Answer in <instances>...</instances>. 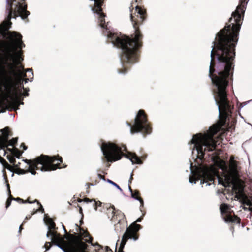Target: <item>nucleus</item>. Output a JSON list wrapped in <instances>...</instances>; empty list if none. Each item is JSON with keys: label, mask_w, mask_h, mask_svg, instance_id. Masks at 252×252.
I'll return each mask as SVG.
<instances>
[{"label": "nucleus", "mask_w": 252, "mask_h": 252, "mask_svg": "<svg viewBox=\"0 0 252 252\" xmlns=\"http://www.w3.org/2000/svg\"><path fill=\"white\" fill-rule=\"evenodd\" d=\"M26 0H7L6 11L8 12L7 19L10 21L12 17L16 18L20 16L22 19H26L30 13L27 10V5ZM11 24L10 22H9Z\"/></svg>", "instance_id": "6e6552de"}, {"label": "nucleus", "mask_w": 252, "mask_h": 252, "mask_svg": "<svg viewBox=\"0 0 252 252\" xmlns=\"http://www.w3.org/2000/svg\"><path fill=\"white\" fill-rule=\"evenodd\" d=\"M89 185H93L94 184L93 183H90Z\"/></svg>", "instance_id": "3c124183"}, {"label": "nucleus", "mask_w": 252, "mask_h": 252, "mask_svg": "<svg viewBox=\"0 0 252 252\" xmlns=\"http://www.w3.org/2000/svg\"><path fill=\"white\" fill-rule=\"evenodd\" d=\"M249 0H240L236 10L232 13L228 23L216 34L212 46H236Z\"/></svg>", "instance_id": "7ed1b4c3"}, {"label": "nucleus", "mask_w": 252, "mask_h": 252, "mask_svg": "<svg viewBox=\"0 0 252 252\" xmlns=\"http://www.w3.org/2000/svg\"><path fill=\"white\" fill-rule=\"evenodd\" d=\"M8 23L5 22L2 25L3 30H7L9 29V27L7 26Z\"/></svg>", "instance_id": "7c9ffc66"}, {"label": "nucleus", "mask_w": 252, "mask_h": 252, "mask_svg": "<svg viewBox=\"0 0 252 252\" xmlns=\"http://www.w3.org/2000/svg\"><path fill=\"white\" fill-rule=\"evenodd\" d=\"M79 213L83 216L82 208L81 207H79Z\"/></svg>", "instance_id": "c03bdc74"}, {"label": "nucleus", "mask_w": 252, "mask_h": 252, "mask_svg": "<svg viewBox=\"0 0 252 252\" xmlns=\"http://www.w3.org/2000/svg\"><path fill=\"white\" fill-rule=\"evenodd\" d=\"M24 223L23 222V223L19 227V232L20 233L22 230L23 229V225Z\"/></svg>", "instance_id": "37998d69"}, {"label": "nucleus", "mask_w": 252, "mask_h": 252, "mask_svg": "<svg viewBox=\"0 0 252 252\" xmlns=\"http://www.w3.org/2000/svg\"><path fill=\"white\" fill-rule=\"evenodd\" d=\"M77 231L80 233H74L71 234L64 235V237L68 240L69 251L70 252H89L88 245L84 242L83 237V228L75 224Z\"/></svg>", "instance_id": "1a4fd4ad"}, {"label": "nucleus", "mask_w": 252, "mask_h": 252, "mask_svg": "<svg viewBox=\"0 0 252 252\" xmlns=\"http://www.w3.org/2000/svg\"><path fill=\"white\" fill-rule=\"evenodd\" d=\"M94 199H89L88 198L86 197L84 199H83V201L85 202H87V203L92 202H94Z\"/></svg>", "instance_id": "473e14b6"}, {"label": "nucleus", "mask_w": 252, "mask_h": 252, "mask_svg": "<svg viewBox=\"0 0 252 252\" xmlns=\"http://www.w3.org/2000/svg\"><path fill=\"white\" fill-rule=\"evenodd\" d=\"M77 201H78V202H81L83 201V199H80V198H78V199H77Z\"/></svg>", "instance_id": "de8ad7c7"}, {"label": "nucleus", "mask_w": 252, "mask_h": 252, "mask_svg": "<svg viewBox=\"0 0 252 252\" xmlns=\"http://www.w3.org/2000/svg\"><path fill=\"white\" fill-rule=\"evenodd\" d=\"M104 251H106V252H113L112 250L108 246H106Z\"/></svg>", "instance_id": "e433bc0d"}, {"label": "nucleus", "mask_w": 252, "mask_h": 252, "mask_svg": "<svg viewBox=\"0 0 252 252\" xmlns=\"http://www.w3.org/2000/svg\"><path fill=\"white\" fill-rule=\"evenodd\" d=\"M97 183H98V181H95V184H96Z\"/></svg>", "instance_id": "8fccbe9b"}, {"label": "nucleus", "mask_w": 252, "mask_h": 252, "mask_svg": "<svg viewBox=\"0 0 252 252\" xmlns=\"http://www.w3.org/2000/svg\"><path fill=\"white\" fill-rule=\"evenodd\" d=\"M80 224H81L83 223V220H80Z\"/></svg>", "instance_id": "09e8293b"}, {"label": "nucleus", "mask_w": 252, "mask_h": 252, "mask_svg": "<svg viewBox=\"0 0 252 252\" xmlns=\"http://www.w3.org/2000/svg\"><path fill=\"white\" fill-rule=\"evenodd\" d=\"M63 230H64V231L65 235H67V234H71V232H74L73 230H70L69 231V233H68L67 232V230H66V228H65V226H64L63 225Z\"/></svg>", "instance_id": "2f4dec72"}, {"label": "nucleus", "mask_w": 252, "mask_h": 252, "mask_svg": "<svg viewBox=\"0 0 252 252\" xmlns=\"http://www.w3.org/2000/svg\"><path fill=\"white\" fill-rule=\"evenodd\" d=\"M20 164V163H18L17 164H15V165H14V166L16 168V169H17V168H19V164Z\"/></svg>", "instance_id": "49530a36"}, {"label": "nucleus", "mask_w": 252, "mask_h": 252, "mask_svg": "<svg viewBox=\"0 0 252 252\" xmlns=\"http://www.w3.org/2000/svg\"><path fill=\"white\" fill-rule=\"evenodd\" d=\"M131 196L134 199L139 200L140 202V210L141 211H142L141 209V207H143L144 205V201L143 199L140 197V192L137 190H135L133 192H132Z\"/></svg>", "instance_id": "a211bd4d"}, {"label": "nucleus", "mask_w": 252, "mask_h": 252, "mask_svg": "<svg viewBox=\"0 0 252 252\" xmlns=\"http://www.w3.org/2000/svg\"><path fill=\"white\" fill-rule=\"evenodd\" d=\"M26 72H30L31 73V74L29 75V76L31 79H32L33 78V73L32 72V69H27L26 70Z\"/></svg>", "instance_id": "c85d7f7f"}, {"label": "nucleus", "mask_w": 252, "mask_h": 252, "mask_svg": "<svg viewBox=\"0 0 252 252\" xmlns=\"http://www.w3.org/2000/svg\"><path fill=\"white\" fill-rule=\"evenodd\" d=\"M7 35L8 41L0 40V51L4 53V59L3 63L7 65L8 69V64L11 63L8 61L15 62L16 58H20L16 52L17 49H21L25 47V45L22 41V36L20 33L15 31H9ZM19 52L22 53L21 50Z\"/></svg>", "instance_id": "423d86ee"}, {"label": "nucleus", "mask_w": 252, "mask_h": 252, "mask_svg": "<svg viewBox=\"0 0 252 252\" xmlns=\"http://www.w3.org/2000/svg\"><path fill=\"white\" fill-rule=\"evenodd\" d=\"M110 166V164H109V165L107 166V167H109Z\"/></svg>", "instance_id": "603ef678"}, {"label": "nucleus", "mask_w": 252, "mask_h": 252, "mask_svg": "<svg viewBox=\"0 0 252 252\" xmlns=\"http://www.w3.org/2000/svg\"><path fill=\"white\" fill-rule=\"evenodd\" d=\"M101 204L102 203L100 201H96L95 200H94L93 206L95 210H97V207L101 206Z\"/></svg>", "instance_id": "393cba45"}, {"label": "nucleus", "mask_w": 252, "mask_h": 252, "mask_svg": "<svg viewBox=\"0 0 252 252\" xmlns=\"http://www.w3.org/2000/svg\"><path fill=\"white\" fill-rule=\"evenodd\" d=\"M101 149L104 155L103 159L107 162L118 161L124 156L129 159L132 164H141L143 163L142 160L146 157V155H144L140 158L135 153L130 152L125 154L124 152H127V148L126 145L123 144L103 142L101 145Z\"/></svg>", "instance_id": "39448f33"}, {"label": "nucleus", "mask_w": 252, "mask_h": 252, "mask_svg": "<svg viewBox=\"0 0 252 252\" xmlns=\"http://www.w3.org/2000/svg\"><path fill=\"white\" fill-rule=\"evenodd\" d=\"M0 162L2 164L4 168H6L9 170H12V167L0 155Z\"/></svg>", "instance_id": "aec40b11"}, {"label": "nucleus", "mask_w": 252, "mask_h": 252, "mask_svg": "<svg viewBox=\"0 0 252 252\" xmlns=\"http://www.w3.org/2000/svg\"><path fill=\"white\" fill-rule=\"evenodd\" d=\"M130 19L135 30L134 33L131 37L126 35L112 33L108 32V37L112 42L118 48L122 49L120 55L121 62L123 67L118 69L119 73L125 74L127 72V68L125 63L133 64L138 61L140 54V49L143 46V35L139 29V26L147 18L146 10L138 5L135 6L134 13L131 10Z\"/></svg>", "instance_id": "f257e3e1"}, {"label": "nucleus", "mask_w": 252, "mask_h": 252, "mask_svg": "<svg viewBox=\"0 0 252 252\" xmlns=\"http://www.w3.org/2000/svg\"><path fill=\"white\" fill-rule=\"evenodd\" d=\"M15 201H18V202L19 203H27V201H24L23 199L19 198V197H17V198H15Z\"/></svg>", "instance_id": "c756f323"}, {"label": "nucleus", "mask_w": 252, "mask_h": 252, "mask_svg": "<svg viewBox=\"0 0 252 252\" xmlns=\"http://www.w3.org/2000/svg\"><path fill=\"white\" fill-rule=\"evenodd\" d=\"M142 219V217L138 218L135 222L127 228L125 233L123 235L120 243V251H122V249L124 248L125 245L129 239H132L135 241L138 239L139 236L138 232L142 228V226L136 223L141 222Z\"/></svg>", "instance_id": "f8f14e48"}, {"label": "nucleus", "mask_w": 252, "mask_h": 252, "mask_svg": "<svg viewBox=\"0 0 252 252\" xmlns=\"http://www.w3.org/2000/svg\"><path fill=\"white\" fill-rule=\"evenodd\" d=\"M26 201H27V203H34V201H31V200H30V198H28L27 199V200H26Z\"/></svg>", "instance_id": "79ce46f5"}, {"label": "nucleus", "mask_w": 252, "mask_h": 252, "mask_svg": "<svg viewBox=\"0 0 252 252\" xmlns=\"http://www.w3.org/2000/svg\"><path fill=\"white\" fill-rule=\"evenodd\" d=\"M50 236H52L51 242L53 244L59 247L64 252H70L69 251L68 240H65L66 238L64 237V235L62 237L60 233H58L57 231H56Z\"/></svg>", "instance_id": "ddd939ff"}, {"label": "nucleus", "mask_w": 252, "mask_h": 252, "mask_svg": "<svg viewBox=\"0 0 252 252\" xmlns=\"http://www.w3.org/2000/svg\"><path fill=\"white\" fill-rule=\"evenodd\" d=\"M106 181L107 182L110 183L111 184H112L113 186L117 187L119 190H122V189L121 188V187L118 184H117L116 183L114 182L113 181H112V180H111L109 179H107Z\"/></svg>", "instance_id": "a878e982"}, {"label": "nucleus", "mask_w": 252, "mask_h": 252, "mask_svg": "<svg viewBox=\"0 0 252 252\" xmlns=\"http://www.w3.org/2000/svg\"><path fill=\"white\" fill-rule=\"evenodd\" d=\"M20 147H23V150H26L27 149V146L25 145L24 143H22L20 146Z\"/></svg>", "instance_id": "58836bf2"}, {"label": "nucleus", "mask_w": 252, "mask_h": 252, "mask_svg": "<svg viewBox=\"0 0 252 252\" xmlns=\"http://www.w3.org/2000/svg\"><path fill=\"white\" fill-rule=\"evenodd\" d=\"M238 162L234 160V157L231 156L229 160V171L226 170L222 176L218 177L219 183L224 187L228 186L233 184L234 179L238 175Z\"/></svg>", "instance_id": "9d476101"}, {"label": "nucleus", "mask_w": 252, "mask_h": 252, "mask_svg": "<svg viewBox=\"0 0 252 252\" xmlns=\"http://www.w3.org/2000/svg\"><path fill=\"white\" fill-rule=\"evenodd\" d=\"M1 83L5 90V95L7 103L13 107L17 106L18 108L19 102L23 95L25 97L29 95V89H24L23 82L25 83L30 80L29 78H24L26 76L24 66L18 67L13 63L8 64V69H6L4 66L1 68Z\"/></svg>", "instance_id": "f03ea898"}, {"label": "nucleus", "mask_w": 252, "mask_h": 252, "mask_svg": "<svg viewBox=\"0 0 252 252\" xmlns=\"http://www.w3.org/2000/svg\"><path fill=\"white\" fill-rule=\"evenodd\" d=\"M45 224L48 226V231L46 234V236L49 237L51 234H52L54 232L58 229L56 227V224L53 219L50 217L45 218L44 219Z\"/></svg>", "instance_id": "dca6fc26"}, {"label": "nucleus", "mask_w": 252, "mask_h": 252, "mask_svg": "<svg viewBox=\"0 0 252 252\" xmlns=\"http://www.w3.org/2000/svg\"><path fill=\"white\" fill-rule=\"evenodd\" d=\"M217 173L215 171L210 170L208 167L198 168L195 173L189 177V182L195 183L201 180V183L209 182H214Z\"/></svg>", "instance_id": "9b49d317"}, {"label": "nucleus", "mask_w": 252, "mask_h": 252, "mask_svg": "<svg viewBox=\"0 0 252 252\" xmlns=\"http://www.w3.org/2000/svg\"><path fill=\"white\" fill-rule=\"evenodd\" d=\"M11 199H7L6 202V208H7L11 205Z\"/></svg>", "instance_id": "72a5a7b5"}, {"label": "nucleus", "mask_w": 252, "mask_h": 252, "mask_svg": "<svg viewBox=\"0 0 252 252\" xmlns=\"http://www.w3.org/2000/svg\"><path fill=\"white\" fill-rule=\"evenodd\" d=\"M53 243L51 242H46L44 246L46 251L48 250L52 246Z\"/></svg>", "instance_id": "cd10ccee"}, {"label": "nucleus", "mask_w": 252, "mask_h": 252, "mask_svg": "<svg viewBox=\"0 0 252 252\" xmlns=\"http://www.w3.org/2000/svg\"><path fill=\"white\" fill-rule=\"evenodd\" d=\"M24 162L29 165L27 170H24L20 168H17L15 173L18 174H24L28 172L32 175L36 174V170H40L42 171H50L55 170L57 169L65 168L66 165L63 163L62 157L59 155L49 156L41 155L34 159H24Z\"/></svg>", "instance_id": "20e7f679"}, {"label": "nucleus", "mask_w": 252, "mask_h": 252, "mask_svg": "<svg viewBox=\"0 0 252 252\" xmlns=\"http://www.w3.org/2000/svg\"><path fill=\"white\" fill-rule=\"evenodd\" d=\"M2 135H0V145L1 144H5L7 142V139L9 136L12 135V133L9 127H5L0 130Z\"/></svg>", "instance_id": "f3484780"}, {"label": "nucleus", "mask_w": 252, "mask_h": 252, "mask_svg": "<svg viewBox=\"0 0 252 252\" xmlns=\"http://www.w3.org/2000/svg\"><path fill=\"white\" fill-rule=\"evenodd\" d=\"M7 186L8 193H9V197H8V199H11V201H12V200H15V198H14V197H13L11 195V191H10V185H9V184L8 183L7 184Z\"/></svg>", "instance_id": "bb28decb"}, {"label": "nucleus", "mask_w": 252, "mask_h": 252, "mask_svg": "<svg viewBox=\"0 0 252 252\" xmlns=\"http://www.w3.org/2000/svg\"><path fill=\"white\" fill-rule=\"evenodd\" d=\"M5 149H6V152L7 153V151L10 152L12 154L13 152V151H14V148H8V146L7 147H5Z\"/></svg>", "instance_id": "f704fd0d"}, {"label": "nucleus", "mask_w": 252, "mask_h": 252, "mask_svg": "<svg viewBox=\"0 0 252 252\" xmlns=\"http://www.w3.org/2000/svg\"><path fill=\"white\" fill-rule=\"evenodd\" d=\"M129 191H130L131 193H132V192H133L129 184Z\"/></svg>", "instance_id": "a18cd8bd"}, {"label": "nucleus", "mask_w": 252, "mask_h": 252, "mask_svg": "<svg viewBox=\"0 0 252 252\" xmlns=\"http://www.w3.org/2000/svg\"><path fill=\"white\" fill-rule=\"evenodd\" d=\"M22 154V152L20 151L18 148L14 147V151L12 153V156L18 158H20Z\"/></svg>", "instance_id": "412c9836"}, {"label": "nucleus", "mask_w": 252, "mask_h": 252, "mask_svg": "<svg viewBox=\"0 0 252 252\" xmlns=\"http://www.w3.org/2000/svg\"><path fill=\"white\" fill-rule=\"evenodd\" d=\"M127 124L130 127L132 134L141 132L146 135L152 131V124L149 122L148 116L143 109L138 111L133 124L129 122H127Z\"/></svg>", "instance_id": "0eeeda50"}, {"label": "nucleus", "mask_w": 252, "mask_h": 252, "mask_svg": "<svg viewBox=\"0 0 252 252\" xmlns=\"http://www.w3.org/2000/svg\"><path fill=\"white\" fill-rule=\"evenodd\" d=\"M133 173H132L131 174L130 178L129 180V184H130L131 183L132 180H133Z\"/></svg>", "instance_id": "a19ab883"}, {"label": "nucleus", "mask_w": 252, "mask_h": 252, "mask_svg": "<svg viewBox=\"0 0 252 252\" xmlns=\"http://www.w3.org/2000/svg\"><path fill=\"white\" fill-rule=\"evenodd\" d=\"M34 202H37V204L40 206V207H39V209H36V211L33 212V213H32V215L34 214L37 211H41L42 213H44V208H43L42 205H41V204L36 199H35L34 200Z\"/></svg>", "instance_id": "4be33fe9"}, {"label": "nucleus", "mask_w": 252, "mask_h": 252, "mask_svg": "<svg viewBox=\"0 0 252 252\" xmlns=\"http://www.w3.org/2000/svg\"><path fill=\"white\" fill-rule=\"evenodd\" d=\"M6 158L11 163L15 165V163H16V160L15 157L13 156L8 155L6 156Z\"/></svg>", "instance_id": "5701e85b"}, {"label": "nucleus", "mask_w": 252, "mask_h": 252, "mask_svg": "<svg viewBox=\"0 0 252 252\" xmlns=\"http://www.w3.org/2000/svg\"><path fill=\"white\" fill-rule=\"evenodd\" d=\"M32 215L31 214V215H28L26 216V217H25V218L23 221V223H26V221L31 218Z\"/></svg>", "instance_id": "c9c22d12"}, {"label": "nucleus", "mask_w": 252, "mask_h": 252, "mask_svg": "<svg viewBox=\"0 0 252 252\" xmlns=\"http://www.w3.org/2000/svg\"><path fill=\"white\" fill-rule=\"evenodd\" d=\"M220 209L222 215L226 214L223 218L226 222H231L237 224H239L240 223L241 219L239 217L235 215L232 216L230 214H227L229 210L230 209L229 206L228 204L222 203L220 206Z\"/></svg>", "instance_id": "2eb2a0df"}, {"label": "nucleus", "mask_w": 252, "mask_h": 252, "mask_svg": "<svg viewBox=\"0 0 252 252\" xmlns=\"http://www.w3.org/2000/svg\"><path fill=\"white\" fill-rule=\"evenodd\" d=\"M83 237L86 242L91 243L92 245H93L92 243L93 239V237L87 231H85L84 229L83 230Z\"/></svg>", "instance_id": "6ab92c4d"}, {"label": "nucleus", "mask_w": 252, "mask_h": 252, "mask_svg": "<svg viewBox=\"0 0 252 252\" xmlns=\"http://www.w3.org/2000/svg\"><path fill=\"white\" fill-rule=\"evenodd\" d=\"M113 216L112 220L113 221L118 220V222L115 225V229L117 231H120L123 230L126 224V220L125 215L121 211L116 210L114 207L113 208Z\"/></svg>", "instance_id": "4468645a"}, {"label": "nucleus", "mask_w": 252, "mask_h": 252, "mask_svg": "<svg viewBox=\"0 0 252 252\" xmlns=\"http://www.w3.org/2000/svg\"><path fill=\"white\" fill-rule=\"evenodd\" d=\"M243 203L249 206V207H252V201L247 197H246L243 200Z\"/></svg>", "instance_id": "b1692460"}, {"label": "nucleus", "mask_w": 252, "mask_h": 252, "mask_svg": "<svg viewBox=\"0 0 252 252\" xmlns=\"http://www.w3.org/2000/svg\"><path fill=\"white\" fill-rule=\"evenodd\" d=\"M133 2H135L136 3H138V4L142 3V0H133Z\"/></svg>", "instance_id": "ea45409f"}, {"label": "nucleus", "mask_w": 252, "mask_h": 252, "mask_svg": "<svg viewBox=\"0 0 252 252\" xmlns=\"http://www.w3.org/2000/svg\"><path fill=\"white\" fill-rule=\"evenodd\" d=\"M98 176L99 177L100 179H101L103 180L106 181L107 180L105 179V177L104 176L100 174H98Z\"/></svg>", "instance_id": "4c0bfd02"}]
</instances>
